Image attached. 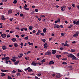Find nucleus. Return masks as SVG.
<instances>
[{
    "label": "nucleus",
    "mask_w": 79,
    "mask_h": 79,
    "mask_svg": "<svg viewBox=\"0 0 79 79\" xmlns=\"http://www.w3.org/2000/svg\"><path fill=\"white\" fill-rule=\"evenodd\" d=\"M67 56L69 58H72V60H78L79 59L77 58L73 54H68Z\"/></svg>",
    "instance_id": "obj_1"
},
{
    "label": "nucleus",
    "mask_w": 79,
    "mask_h": 79,
    "mask_svg": "<svg viewBox=\"0 0 79 79\" xmlns=\"http://www.w3.org/2000/svg\"><path fill=\"white\" fill-rule=\"evenodd\" d=\"M3 60H5V61H6L7 60H10V58L9 57H5L2 58V61H3Z\"/></svg>",
    "instance_id": "obj_2"
},
{
    "label": "nucleus",
    "mask_w": 79,
    "mask_h": 79,
    "mask_svg": "<svg viewBox=\"0 0 79 79\" xmlns=\"http://www.w3.org/2000/svg\"><path fill=\"white\" fill-rule=\"evenodd\" d=\"M37 64H38V63H35L34 61H32L31 64V65L32 66H36Z\"/></svg>",
    "instance_id": "obj_3"
},
{
    "label": "nucleus",
    "mask_w": 79,
    "mask_h": 79,
    "mask_svg": "<svg viewBox=\"0 0 79 79\" xmlns=\"http://www.w3.org/2000/svg\"><path fill=\"white\" fill-rule=\"evenodd\" d=\"M73 23L74 24H78V25H79V20L77 22H76V20H73Z\"/></svg>",
    "instance_id": "obj_4"
},
{
    "label": "nucleus",
    "mask_w": 79,
    "mask_h": 79,
    "mask_svg": "<svg viewBox=\"0 0 79 79\" xmlns=\"http://www.w3.org/2000/svg\"><path fill=\"white\" fill-rule=\"evenodd\" d=\"M79 31H77L76 32V34H74L73 35V37H77L78 36V34H79Z\"/></svg>",
    "instance_id": "obj_5"
},
{
    "label": "nucleus",
    "mask_w": 79,
    "mask_h": 79,
    "mask_svg": "<svg viewBox=\"0 0 79 79\" xmlns=\"http://www.w3.org/2000/svg\"><path fill=\"white\" fill-rule=\"evenodd\" d=\"M1 36L2 38H5L6 37V34H1Z\"/></svg>",
    "instance_id": "obj_6"
},
{
    "label": "nucleus",
    "mask_w": 79,
    "mask_h": 79,
    "mask_svg": "<svg viewBox=\"0 0 79 79\" xmlns=\"http://www.w3.org/2000/svg\"><path fill=\"white\" fill-rule=\"evenodd\" d=\"M60 27V25H57L56 24H55L54 27V28H59Z\"/></svg>",
    "instance_id": "obj_7"
},
{
    "label": "nucleus",
    "mask_w": 79,
    "mask_h": 79,
    "mask_svg": "<svg viewBox=\"0 0 79 79\" xmlns=\"http://www.w3.org/2000/svg\"><path fill=\"white\" fill-rule=\"evenodd\" d=\"M52 52H46L45 53V55H51Z\"/></svg>",
    "instance_id": "obj_8"
},
{
    "label": "nucleus",
    "mask_w": 79,
    "mask_h": 79,
    "mask_svg": "<svg viewBox=\"0 0 79 79\" xmlns=\"http://www.w3.org/2000/svg\"><path fill=\"white\" fill-rule=\"evenodd\" d=\"M13 13V11H12V10H11V9H9L8 10V14H11V13Z\"/></svg>",
    "instance_id": "obj_9"
},
{
    "label": "nucleus",
    "mask_w": 79,
    "mask_h": 79,
    "mask_svg": "<svg viewBox=\"0 0 79 79\" xmlns=\"http://www.w3.org/2000/svg\"><path fill=\"white\" fill-rule=\"evenodd\" d=\"M1 18L2 20H3V21H5V20L6 19L5 18V16L3 15L2 16V17H1Z\"/></svg>",
    "instance_id": "obj_10"
},
{
    "label": "nucleus",
    "mask_w": 79,
    "mask_h": 79,
    "mask_svg": "<svg viewBox=\"0 0 79 79\" xmlns=\"http://www.w3.org/2000/svg\"><path fill=\"white\" fill-rule=\"evenodd\" d=\"M2 49L3 50H5L6 49V47L5 46H2Z\"/></svg>",
    "instance_id": "obj_11"
},
{
    "label": "nucleus",
    "mask_w": 79,
    "mask_h": 79,
    "mask_svg": "<svg viewBox=\"0 0 79 79\" xmlns=\"http://www.w3.org/2000/svg\"><path fill=\"white\" fill-rule=\"evenodd\" d=\"M41 32V31L40 30H38V32L36 33V35H39V34Z\"/></svg>",
    "instance_id": "obj_12"
},
{
    "label": "nucleus",
    "mask_w": 79,
    "mask_h": 79,
    "mask_svg": "<svg viewBox=\"0 0 79 79\" xmlns=\"http://www.w3.org/2000/svg\"><path fill=\"white\" fill-rule=\"evenodd\" d=\"M23 56V54L22 53H21L19 55H18V57H19V58H21Z\"/></svg>",
    "instance_id": "obj_13"
},
{
    "label": "nucleus",
    "mask_w": 79,
    "mask_h": 79,
    "mask_svg": "<svg viewBox=\"0 0 79 79\" xmlns=\"http://www.w3.org/2000/svg\"><path fill=\"white\" fill-rule=\"evenodd\" d=\"M19 63V61L17 60V61H16V62H15L14 63V64H15L16 65V64H18V63Z\"/></svg>",
    "instance_id": "obj_14"
},
{
    "label": "nucleus",
    "mask_w": 79,
    "mask_h": 79,
    "mask_svg": "<svg viewBox=\"0 0 79 79\" xmlns=\"http://www.w3.org/2000/svg\"><path fill=\"white\" fill-rule=\"evenodd\" d=\"M46 31H47L46 28H45L43 29V32H44V33H45V32H46Z\"/></svg>",
    "instance_id": "obj_15"
},
{
    "label": "nucleus",
    "mask_w": 79,
    "mask_h": 79,
    "mask_svg": "<svg viewBox=\"0 0 79 79\" xmlns=\"http://www.w3.org/2000/svg\"><path fill=\"white\" fill-rule=\"evenodd\" d=\"M14 46L15 47H17L18 46V44L16 43H14Z\"/></svg>",
    "instance_id": "obj_16"
},
{
    "label": "nucleus",
    "mask_w": 79,
    "mask_h": 79,
    "mask_svg": "<svg viewBox=\"0 0 79 79\" xmlns=\"http://www.w3.org/2000/svg\"><path fill=\"white\" fill-rule=\"evenodd\" d=\"M52 53L53 55H54V54H55L56 53V50H52Z\"/></svg>",
    "instance_id": "obj_17"
},
{
    "label": "nucleus",
    "mask_w": 79,
    "mask_h": 79,
    "mask_svg": "<svg viewBox=\"0 0 79 79\" xmlns=\"http://www.w3.org/2000/svg\"><path fill=\"white\" fill-rule=\"evenodd\" d=\"M46 60L45 59H43L42 60H40V62L41 63H45V62Z\"/></svg>",
    "instance_id": "obj_18"
},
{
    "label": "nucleus",
    "mask_w": 79,
    "mask_h": 79,
    "mask_svg": "<svg viewBox=\"0 0 79 79\" xmlns=\"http://www.w3.org/2000/svg\"><path fill=\"white\" fill-rule=\"evenodd\" d=\"M11 40H12L13 42H15L16 41V39L13 38L11 39Z\"/></svg>",
    "instance_id": "obj_19"
},
{
    "label": "nucleus",
    "mask_w": 79,
    "mask_h": 79,
    "mask_svg": "<svg viewBox=\"0 0 79 79\" xmlns=\"http://www.w3.org/2000/svg\"><path fill=\"white\" fill-rule=\"evenodd\" d=\"M54 64V62L53 61H50L49 62V64Z\"/></svg>",
    "instance_id": "obj_20"
},
{
    "label": "nucleus",
    "mask_w": 79,
    "mask_h": 79,
    "mask_svg": "<svg viewBox=\"0 0 79 79\" xmlns=\"http://www.w3.org/2000/svg\"><path fill=\"white\" fill-rule=\"evenodd\" d=\"M31 71H32V70L30 67V69L28 70V72H31Z\"/></svg>",
    "instance_id": "obj_21"
},
{
    "label": "nucleus",
    "mask_w": 79,
    "mask_h": 79,
    "mask_svg": "<svg viewBox=\"0 0 79 79\" xmlns=\"http://www.w3.org/2000/svg\"><path fill=\"white\" fill-rule=\"evenodd\" d=\"M71 51L72 52H76V50L74 49H72L71 50Z\"/></svg>",
    "instance_id": "obj_22"
},
{
    "label": "nucleus",
    "mask_w": 79,
    "mask_h": 79,
    "mask_svg": "<svg viewBox=\"0 0 79 79\" xmlns=\"http://www.w3.org/2000/svg\"><path fill=\"white\" fill-rule=\"evenodd\" d=\"M33 27H32V26H31L29 27V29L30 30H32V29Z\"/></svg>",
    "instance_id": "obj_23"
},
{
    "label": "nucleus",
    "mask_w": 79,
    "mask_h": 79,
    "mask_svg": "<svg viewBox=\"0 0 79 79\" xmlns=\"http://www.w3.org/2000/svg\"><path fill=\"white\" fill-rule=\"evenodd\" d=\"M61 56V55H58L56 56V58H60Z\"/></svg>",
    "instance_id": "obj_24"
},
{
    "label": "nucleus",
    "mask_w": 79,
    "mask_h": 79,
    "mask_svg": "<svg viewBox=\"0 0 79 79\" xmlns=\"http://www.w3.org/2000/svg\"><path fill=\"white\" fill-rule=\"evenodd\" d=\"M41 40H42V41H43V42L45 43V42H46V40L44 39H41Z\"/></svg>",
    "instance_id": "obj_25"
},
{
    "label": "nucleus",
    "mask_w": 79,
    "mask_h": 79,
    "mask_svg": "<svg viewBox=\"0 0 79 79\" xmlns=\"http://www.w3.org/2000/svg\"><path fill=\"white\" fill-rule=\"evenodd\" d=\"M24 10H27V11L29 10V9L28 8H27V7H24Z\"/></svg>",
    "instance_id": "obj_26"
},
{
    "label": "nucleus",
    "mask_w": 79,
    "mask_h": 79,
    "mask_svg": "<svg viewBox=\"0 0 79 79\" xmlns=\"http://www.w3.org/2000/svg\"><path fill=\"white\" fill-rule=\"evenodd\" d=\"M56 77H57V78H60L61 77V76L60 75L58 74L56 75Z\"/></svg>",
    "instance_id": "obj_27"
},
{
    "label": "nucleus",
    "mask_w": 79,
    "mask_h": 79,
    "mask_svg": "<svg viewBox=\"0 0 79 79\" xmlns=\"http://www.w3.org/2000/svg\"><path fill=\"white\" fill-rule=\"evenodd\" d=\"M28 44L29 45H33V43H30L29 42H28Z\"/></svg>",
    "instance_id": "obj_28"
},
{
    "label": "nucleus",
    "mask_w": 79,
    "mask_h": 79,
    "mask_svg": "<svg viewBox=\"0 0 79 79\" xmlns=\"http://www.w3.org/2000/svg\"><path fill=\"white\" fill-rule=\"evenodd\" d=\"M17 3V0H15L13 2V3L14 4H16Z\"/></svg>",
    "instance_id": "obj_29"
},
{
    "label": "nucleus",
    "mask_w": 79,
    "mask_h": 79,
    "mask_svg": "<svg viewBox=\"0 0 79 79\" xmlns=\"http://www.w3.org/2000/svg\"><path fill=\"white\" fill-rule=\"evenodd\" d=\"M62 64H67V63L66 62H64L62 63Z\"/></svg>",
    "instance_id": "obj_30"
},
{
    "label": "nucleus",
    "mask_w": 79,
    "mask_h": 79,
    "mask_svg": "<svg viewBox=\"0 0 79 79\" xmlns=\"http://www.w3.org/2000/svg\"><path fill=\"white\" fill-rule=\"evenodd\" d=\"M24 39H25V40H28L29 39V37H28V36H26L24 38Z\"/></svg>",
    "instance_id": "obj_31"
},
{
    "label": "nucleus",
    "mask_w": 79,
    "mask_h": 79,
    "mask_svg": "<svg viewBox=\"0 0 79 79\" xmlns=\"http://www.w3.org/2000/svg\"><path fill=\"white\" fill-rule=\"evenodd\" d=\"M6 76V74H2L1 75V76L2 77H3V76Z\"/></svg>",
    "instance_id": "obj_32"
},
{
    "label": "nucleus",
    "mask_w": 79,
    "mask_h": 79,
    "mask_svg": "<svg viewBox=\"0 0 79 79\" xmlns=\"http://www.w3.org/2000/svg\"><path fill=\"white\" fill-rule=\"evenodd\" d=\"M73 26L72 25H71L69 27H68V28H69V29H71V27H73Z\"/></svg>",
    "instance_id": "obj_33"
},
{
    "label": "nucleus",
    "mask_w": 79,
    "mask_h": 79,
    "mask_svg": "<svg viewBox=\"0 0 79 79\" xmlns=\"http://www.w3.org/2000/svg\"><path fill=\"white\" fill-rule=\"evenodd\" d=\"M64 45L65 46H67V47H68V46H69V45H68V44L67 43H65V44H64Z\"/></svg>",
    "instance_id": "obj_34"
},
{
    "label": "nucleus",
    "mask_w": 79,
    "mask_h": 79,
    "mask_svg": "<svg viewBox=\"0 0 79 79\" xmlns=\"http://www.w3.org/2000/svg\"><path fill=\"white\" fill-rule=\"evenodd\" d=\"M16 76H18L19 75H21V73H17L16 74Z\"/></svg>",
    "instance_id": "obj_35"
},
{
    "label": "nucleus",
    "mask_w": 79,
    "mask_h": 79,
    "mask_svg": "<svg viewBox=\"0 0 79 79\" xmlns=\"http://www.w3.org/2000/svg\"><path fill=\"white\" fill-rule=\"evenodd\" d=\"M40 16L42 18H45V16L44 15H41Z\"/></svg>",
    "instance_id": "obj_36"
},
{
    "label": "nucleus",
    "mask_w": 79,
    "mask_h": 79,
    "mask_svg": "<svg viewBox=\"0 0 79 79\" xmlns=\"http://www.w3.org/2000/svg\"><path fill=\"white\" fill-rule=\"evenodd\" d=\"M18 73H20L22 72V71L21 70V69H18Z\"/></svg>",
    "instance_id": "obj_37"
},
{
    "label": "nucleus",
    "mask_w": 79,
    "mask_h": 79,
    "mask_svg": "<svg viewBox=\"0 0 79 79\" xmlns=\"http://www.w3.org/2000/svg\"><path fill=\"white\" fill-rule=\"evenodd\" d=\"M11 60H12V61H13V62H15V61H16V60L15 59H11Z\"/></svg>",
    "instance_id": "obj_38"
},
{
    "label": "nucleus",
    "mask_w": 79,
    "mask_h": 79,
    "mask_svg": "<svg viewBox=\"0 0 79 79\" xmlns=\"http://www.w3.org/2000/svg\"><path fill=\"white\" fill-rule=\"evenodd\" d=\"M7 79H12V78H11V77H10L8 76V77Z\"/></svg>",
    "instance_id": "obj_39"
},
{
    "label": "nucleus",
    "mask_w": 79,
    "mask_h": 79,
    "mask_svg": "<svg viewBox=\"0 0 79 79\" xmlns=\"http://www.w3.org/2000/svg\"><path fill=\"white\" fill-rule=\"evenodd\" d=\"M23 29H24V30L25 31H27V28H23Z\"/></svg>",
    "instance_id": "obj_40"
},
{
    "label": "nucleus",
    "mask_w": 79,
    "mask_h": 79,
    "mask_svg": "<svg viewBox=\"0 0 79 79\" xmlns=\"http://www.w3.org/2000/svg\"><path fill=\"white\" fill-rule=\"evenodd\" d=\"M15 73H16V71L15 70H13L12 72V73H13V74Z\"/></svg>",
    "instance_id": "obj_41"
},
{
    "label": "nucleus",
    "mask_w": 79,
    "mask_h": 79,
    "mask_svg": "<svg viewBox=\"0 0 79 79\" xmlns=\"http://www.w3.org/2000/svg\"><path fill=\"white\" fill-rule=\"evenodd\" d=\"M48 48V45L44 46V48Z\"/></svg>",
    "instance_id": "obj_42"
},
{
    "label": "nucleus",
    "mask_w": 79,
    "mask_h": 79,
    "mask_svg": "<svg viewBox=\"0 0 79 79\" xmlns=\"http://www.w3.org/2000/svg\"><path fill=\"white\" fill-rule=\"evenodd\" d=\"M52 39H53V38L52 37H51V38H49V41H51V40H52Z\"/></svg>",
    "instance_id": "obj_43"
},
{
    "label": "nucleus",
    "mask_w": 79,
    "mask_h": 79,
    "mask_svg": "<svg viewBox=\"0 0 79 79\" xmlns=\"http://www.w3.org/2000/svg\"><path fill=\"white\" fill-rule=\"evenodd\" d=\"M24 7H25V8H27V5L26 4H25Z\"/></svg>",
    "instance_id": "obj_44"
},
{
    "label": "nucleus",
    "mask_w": 79,
    "mask_h": 79,
    "mask_svg": "<svg viewBox=\"0 0 79 79\" xmlns=\"http://www.w3.org/2000/svg\"><path fill=\"white\" fill-rule=\"evenodd\" d=\"M13 45L12 44V45H9V47H13Z\"/></svg>",
    "instance_id": "obj_45"
},
{
    "label": "nucleus",
    "mask_w": 79,
    "mask_h": 79,
    "mask_svg": "<svg viewBox=\"0 0 79 79\" xmlns=\"http://www.w3.org/2000/svg\"><path fill=\"white\" fill-rule=\"evenodd\" d=\"M7 0H2V2H6Z\"/></svg>",
    "instance_id": "obj_46"
},
{
    "label": "nucleus",
    "mask_w": 79,
    "mask_h": 79,
    "mask_svg": "<svg viewBox=\"0 0 79 79\" xmlns=\"http://www.w3.org/2000/svg\"><path fill=\"white\" fill-rule=\"evenodd\" d=\"M35 12H38V11H39V10H38L37 9H35Z\"/></svg>",
    "instance_id": "obj_47"
},
{
    "label": "nucleus",
    "mask_w": 79,
    "mask_h": 79,
    "mask_svg": "<svg viewBox=\"0 0 79 79\" xmlns=\"http://www.w3.org/2000/svg\"><path fill=\"white\" fill-rule=\"evenodd\" d=\"M23 43H21L20 44V45L22 47H23Z\"/></svg>",
    "instance_id": "obj_48"
},
{
    "label": "nucleus",
    "mask_w": 79,
    "mask_h": 79,
    "mask_svg": "<svg viewBox=\"0 0 79 79\" xmlns=\"http://www.w3.org/2000/svg\"><path fill=\"white\" fill-rule=\"evenodd\" d=\"M47 45V43H45L44 44V46H46Z\"/></svg>",
    "instance_id": "obj_49"
},
{
    "label": "nucleus",
    "mask_w": 79,
    "mask_h": 79,
    "mask_svg": "<svg viewBox=\"0 0 79 79\" xmlns=\"http://www.w3.org/2000/svg\"><path fill=\"white\" fill-rule=\"evenodd\" d=\"M57 21H58V22L59 23H60V18H59L58 19H57Z\"/></svg>",
    "instance_id": "obj_50"
},
{
    "label": "nucleus",
    "mask_w": 79,
    "mask_h": 79,
    "mask_svg": "<svg viewBox=\"0 0 79 79\" xmlns=\"http://www.w3.org/2000/svg\"><path fill=\"white\" fill-rule=\"evenodd\" d=\"M67 58H63V59H62V60H67Z\"/></svg>",
    "instance_id": "obj_51"
},
{
    "label": "nucleus",
    "mask_w": 79,
    "mask_h": 79,
    "mask_svg": "<svg viewBox=\"0 0 79 79\" xmlns=\"http://www.w3.org/2000/svg\"><path fill=\"white\" fill-rule=\"evenodd\" d=\"M64 53L65 55H67V54H68V53L67 52H64Z\"/></svg>",
    "instance_id": "obj_52"
},
{
    "label": "nucleus",
    "mask_w": 79,
    "mask_h": 79,
    "mask_svg": "<svg viewBox=\"0 0 79 79\" xmlns=\"http://www.w3.org/2000/svg\"><path fill=\"white\" fill-rule=\"evenodd\" d=\"M40 35L43 36H44V34L42 33H40Z\"/></svg>",
    "instance_id": "obj_53"
},
{
    "label": "nucleus",
    "mask_w": 79,
    "mask_h": 79,
    "mask_svg": "<svg viewBox=\"0 0 79 79\" xmlns=\"http://www.w3.org/2000/svg\"><path fill=\"white\" fill-rule=\"evenodd\" d=\"M17 58V57L16 56H14L12 57V58H13V59H16Z\"/></svg>",
    "instance_id": "obj_54"
},
{
    "label": "nucleus",
    "mask_w": 79,
    "mask_h": 79,
    "mask_svg": "<svg viewBox=\"0 0 79 79\" xmlns=\"http://www.w3.org/2000/svg\"><path fill=\"white\" fill-rule=\"evenodd\" d=\"M20 16H21L22 17H23V16H24V15H23V14H20Z\"/></svg>",
    "instance_id": "obj_55"
},
{
    "label": "nucleus",
    "mask_w": 79,
    "mask_h": 79,
    "mask_svg": "<svg viewBox=\"0 0 79 79\" xmlns=\"http://www.w3.org/2000/svg\"><path fill=\"white\" fill-rule=\"evenodd\" d=\"M37 75L39 76H41V73L37 74Z\"/></svg>",
    "instance_id": "obj_56"
},
{
    "label": "nucleus",
    "mask_w": 79,
    "mask_h": 79,
    "mask_svg": "<svg viewBox=\"0 0 79 79\" xmlns=\"http://www.w3.org/2000/svg\"><path fill=\"white\" fill-rule=\"evenodd\" d=\"M61 35L62 36H64V33H61Z\"/></svg>",
    "instance_id": "obj_57"
},
{
    "label": "nucleus",
    "mask_w": 79,
    "mask_h": 79,
    "mask_svg": "<svg viewBox=\"0 0 79 79\" xmlns=\"http://www.w3.org/2000/svg\"><path fill=\"white\" fill-rule=\"evenodd\" d=\"M38 19L39 20V21H41V19H41V18H38Z\"/></svg>",
    "instance_id": "obj_58"
},
{
    "label": "nucleus",
    "mask_w": 79,
    "mask_h": 79,
    "mask_svg": "<svg viewBox=\"0 0 79 79\" xmlns=\"http://www.w3.org/2000/svg\"><path fill=\"white\" fill-rule=\"evenodd\" d=\"M15 36L16 37H17V38H19V35H15Z\"/></svg>",
    "instance_id": "obj_59"
},
{
    "label": "nucleus",
    "mask_w": 79,
    "mask_h": 79,
    "mask_svg": "<svg viewBox=\"0 0 79 79\" xmlns=\"http://www.w3.org/2000/svg\"><path fill=\"white\" fill-rule=\"evenodd\" d=\"M72 6L73 7V8H74V7H75V4H72Z\"/></svg>",
    "instance_id": "obj_60"
},
{
    "label": "nucleus",
    "mask_w": 79,
    "mask_h": 79,
    "mask_svg": "<svg viewBox=\"0 0 79 79\" xmlns=\"http://www.w3.org/2000/svg\"><path fill=\"white\" fill-rule=\"evenodd\" d=\"M6 64H8V60H6Z\"/></svg>",
    "instance_id": "obj_61"
},
{
    "label": "nucleus",
    "mask_w": 79,
    "mask_h": 79,
    "mask_svg": "<svg viewBox=\"0 0 79 79\" xmlns=\"http://www.w3.org/2000/svg\"><path fill=\"white\" fill-rule=\"evenodd\" d=\"M10 37V35H7V38H8V37Z\"/></svg>",
    "instance_id": "obj_62"
},
{
    "label": "nucleus",
    "mask_w": 79,
    "mask_h": 79,
    "mask_svg": "<svg viewBox=\"0 0 79 79\" xmlns=\"http://www.w3.org/2000/svg\"><path fill=\"white\" fill-rule=\"evenodd\" d=\"M1 71H2V72H5V70L1 69Z\"/></svg>",
    "instance_id": "obj_63"
},
{
    "label": "nucleus",
    "mask_w": 79,
    "mask_h": 79,
    "mask_svg": "<svg viewBox=\"0 0 79 79\" xmlns=\"http://www.w3.org/2000/svg\"><path fill=\"white\" fill-rule=\"evenodd\" d=\"M35 79H39L38 77L36 76L35 77Z\"/></svg>",
    "instance_id": "obj_64"
}]
</instances>
